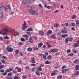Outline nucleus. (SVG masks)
<instances>
[{"instance_id": "nucleus-27", "label": "nucleus", "mask_w": 79, "mask_h": 79, "mask_svg": "<svg viewBox=\"0 0 79 79\" xmlns=\"http://www.w3.org/2000/svg\"><path fill=\"white\" fill-rule=\"evenodd\" d=\"M43 57L44 60H47V57L44 54H43Z\"/></svg>"}, {"instance_id": "nucleus-22", "label": "nucleus", "mask_w": 79, "mask_h": 79, "mask_svg": "<svg viewBox=\"0 0 79 79\" xmlns=\"http://www.w3.org/2000/svg\"><path fill=\"white\" fill-rule=\"evenodd\" d=\"M27 2V0H24L23 1V4H26Z\"/></svg>"}, {"instance_id": "nucleus-63", "label": "nucleus", "mask_w": 79, "mask_h": 79, "mask_svg": "<svg viewBox=\"0 0 79 79\" xmlns=\"http://www.w3.org/2000/svg\"><path fill=\"white\" fill-rule=\"evenodd\" d=\"M67 53H69V52H71V50H70L69 49L67 51Z\"/></svg>"}, {"instance_id": "nucleus-38", "label": "nucleus", "mask_w": 79, "mask_h": 79, "mask_svg": "<svg viewBox=\"0 0 79 79\" xmlns=\"http://www.w3.org/2000/svg\"><path fill=\"white\" fill-rule=\"evenodd\" d=\"M74 54H69L68 55V56H73L74 55Z\"/></svg>"}, {"instance_id": "nucleus-34", "label": "nucleus", "mask_w": 79, "mask_h": 79, "mask_svg": "<svg viewBox=\"0 0 79 79\" xmlns=\"http://www.w3.org/2000/svg\"><path fill=\"white\" fill-rule=\"evenodd\" d=\"M27 77V76H26V75H24L22 77L23 79H25Z\"/></svg>"}, {"instance_id": "nucleus-6", "label": "nucleus", "mask_w": 79, "mask_h": 79, "mask_svg": "<svg viewBox=\"0 0 79 79\" xmlns=\"http://www.w3.org/2000/svg\"><path fill=\"white\" fill-rule=\"evenodd\" d=\"M13 71L12 70V69H11V68L10 67L9 69H6L5 71L6 73H8L9 72H11V71Z\"/></svg>"}, {"instance_id": "nucleus-1", "label": "nucleus", "mask_w": 79, "mask_h": 79, "mask_svg": "<svg viewBox=\"0 0 79 79\" xmlns=\"http://www.w3.org/2000/svg\"><path fill=\"white\" fill-rule=\"evenodd\" d=\"M6 50L8 52H13V49L12 48H9V47H7L6 48Z\"/></svg>"}, {"instance_id": "nucleus-54", "label": "nucleus", "mask_w": 79, "mask_h": 79, "mask_svg": "<svg viewBox=\"0 0 79 79\" xmlns=\"http://www.w3.org/2000/svg\"><path fill=\"white\" fill-rule=\"evenodd\" d=\"M61 37H62V38H65V36H64V35H62L61 36Z\"/></svg>"}, {"instance_id": "nucleus-49", "label": "nucleus", "mask_w": 79, "mask_h": 79, "mask_svg": "<svg viewBox=\"0 0 79 79\" xmlns=\"http://www.w3.org/2000/svg\"><path fill=\"white\" fill-rule=\"evenodd\" d=\"M57 78H58V79H61V78H62V76H58Z\"/></svg>"}, {"instance_id": "nucleus-13", "label": "nucleus", "mask_w": 79, "mask_h": 79, "mask_svg": "<svg viewBox=\"0 0 79 79\" xmlns=\"http://www.w3.org/2000/svg\"><path fill=\"white\" fill-rule=\"evenodd\" d=\"M34 2V0H30L28 2V3L29 4H31V3H33Z\"/></svg>"}, {"instance_id": "nucleus-2", "label": "nucleus", "mask_w": 79, "mask_h": 79, "mask_svg": "<svg viewBox=\"0 0 79 79\" xmlns=\"http://www.w3.org/2000/svg\"><path fill=\"white\" fill-rule=\"evenodd\" d=\"M26 21H24L23 24V27H22V30H25L26 29Z\"/></svg>"}, {"instance_id": "nucleus-4", "label": "nucleus", "mask_w": 79, "mask_h": 79, "mask_svg": "<svg viewBox=\"0 0 79 79\" xmlns=\"http://www.w3.org/2000/svg\"><path fill=\"white\" fill-rule=\"evenodd\" d=\"M32 15H38V14H37V10H33Z\"/></svg>"}, {"instance_id": "nucleus-12", "label": "nucleus", "mask_w": 79, "mask_h": 79, "mask_svg": "<svg viewBox=\"0 0 79 79\" xmlns=\"http://www.w3.org/2000/svg\"><path fill=\"white\" fill-rule=\"evenodd\" d=\"M61 33L62 34H66L68 33V31L66 30H62L61 31Z\"/></svg>"}, {"instance_id": "nucleus-35", "label": "nucleus", "mask_w": 79, "mask_h": 79, "mask_svg": "<svg viewBox=\"0 0 79 79\" xmlns=\"http://www.w3.org/2000/svg\"><path fill=\"white\" fill-rule=\"evenodd\" d=\"M19 50H17L15 51L16 54H18L19 53Z\"/></svg>"}, {"instance_id": "nucleus-26", "label": "nucleus", "mask_w": 79, "mask_h": 79, "mask_svg": "<svg viewBox=\"0 0 79 79\" xmlns=\"http://www.w3.org/2000/svg\"><path fill=\"white\" fill-rule=\"evenodd\" d=\"M5 67V65H0V69H2V68H3Z\"/></svg>"}, {"instance_id": "nucleus-14", "label": "nucleus", "mask_w": 79, "mask_h": 79, "mask_svg": "<svg viewBox=\"0 0 79 79\" xmlns=\"http://www.w3.org/2000/svg\"><path fill=\"white\" fill-rule=\"evenodd\" d=\"M28 52H32V48H29L27 49Z\"/></svg>"}, {"instance_id": "nucleus-30", "label": "nucleus", "mask_w": 79, "mask_h": 79, "mask_svg": "<svg viewBox=\"0 0 79 79\" xmlns=\"http://www.w3.org/2000/svg\"><path fill=\"white\" fill-rule=\"evenodd\" d=\"M14 79H19V77L17 76H15L13 77Z\"/></svg>"}, {"instance_id": "nucleus-9", "label": "nucleus", "mask_w": 79, "mask_h": 79, "mask_svg": "<svg viewBox=\"0 0 79 79\" xmlns=\"http://www.w3.org/2000/svg\"><path fill=\"white\" fill-rule=\"evenodd\" d=\"M35 59V58L34 57H33L31 59V62L32 63H35V60H34Z\"/></svg>"}, {"instance_id": "nucleus-44", "label": "nucleus", "mask_w": 79, "mask_h": 79, "mask_svg": "<svg viewBox=\"0 0 79 79\" xmlns=\"http://www.w3.org/2000/svg\"><path fill=\"white\" fill-rule=\"evenodd\" d=\"M44 54L45 55H46V56H47L48 55V52H45V53H44Z\"/></svg>"}, {"instance_id": "nucleus-59", "label": "nucleus", "mask_w": 79, "mask_h": 79, "mask_svg": "<svg viewBox=\"0 0 79 79\" xmlns=\"http://www.w3.org/2000/svg\"><path fill=\"white\" fill-rule=\"evenodd\" d=\"M1 62H2V63H3L4 64H5V61L4 60H2Z\"/></svg>"}, {"instance_id": "nucleus-39", "label": "nucleus", "mask_w": 79, "mask_h": 79, "mask_svg": "<svg viewBox=\"0 0 79 79\" xmlns=\"http://www.w3.org/2000/svg\"><path fill=\"white\" fill-rule=\"evenodd\" d=\"M36 69V68L33 67L32 68V69H31V70L33 71H35V69Z\"/></svg>"}, {"instance_id": "nucleus-36", "label": "nucleus", "mask_w": 79, "mask_h": 79, "mask_svg": "<svg viewBox=\"0 0 79 79\" xmlns=\"http://www.w3.org/2000/svg\"><path fill=\"white\" fill-rule=\"evenodd\" d=\"M42 3H43V4H44V5H47V3L44 1H42Z\"/></svg>"}, {"instance_id": "nucleus-53", "label": "nucleus", "mask_w": 79, "mask_h": 79, "mask_svg": "<svg viewBox=\"0 0 79 79\" xmlns=\"http://www.w3.org/2000/svg\"><path fill=\"white\" fill-rule=\"evenodd\" d=\"M55 73H51V76H55Z\"/></svg>"}, {"instance_id": "nucleus-61", "label": "nucleus", "mask_w": 79, "mask_h": 79, "mask_svg": "<svg viewBox=\"0 0 79 79\" xmlns=\"http://www.w3.org/2000/svg\"><path fill=\"white\" fill-rule=\"evenodd\" d=\"M14 13H15V12H13L10 13V14L9 15H13V14H14Z\"/></svg>"}, {"instance_id": "nucleus-32", "label": "nucleus", "mask_w": 79, "mask_h": 79, "mask_svg": "<svg viewBox=\"0 0 79 79\" xmlns=\"http://www.w3.org/2000/svg\"><path fill=\"white\" fill-rule=\"evenodd\" d=\"M73 37H70L69 39V41H70V42H71L73 40Z\"/></svg>"}, {"instance_id": "nucleus-41", "label": "nucleus", "mask_w": 79, "mask_h": 79, "mask_svg": "<svg viewBox=\"0 0 79 79\" xmlns=\"http://www.w3.org/2000/svg\"><path fill=\"white\" fill-rule=\"evenodd\" d=\"M7 76H12V73H8Z\"/></svg>"}, {"instance_id": "nucleus-42", "label": "nucleus", "mask_w": 79, "mask_h": 79, "mask_svg": "<svg viewBox=\"0 0 79 79\" xmlns=\"http://www.w3.org/2000/svg\"><path fill=\"white\" fill-rule=\"evenodd\" d=\"M7 7H8V8H9L10 10H11V7H10V4L7 5Z\"/></svg>"}, {"instance_id": "nucleus-45", "label": "nucleus", "mask_w": 79, "mask_h": 79, "mask_svg": "<svg viewBox=\"0 0 79 79\" xmlns=\"http://www.w3.org/2000/svg\"><path fill=\"white\" fill-rule=\"evenodd\" d=\"M2 35H6V32L3 31Z\"/></svg>"}, {"instance_id": "nucleus-60", "label": "nucleus", "mask_w": 79, "mask_h": 79, "mask_svg": "<svg viewBox=\"0 0 79 79\" xmlns=\"http://www.w3.org/2000/svg\"><path fill=\"white\" fill-rule=\"evenodd\" d=\"M5 72L4 69H2L0 70V72H2V73H3Z\"/></svg>"}, {"instance_id": "nucleus-50", "label": "nucleus", "mask_w": 79, "mask_h": 79, "mask_svg": "<svg viewBox=\"0 0 79 79\" xmlns=\"http://www.w3.org/2000/svg\"><path fill=\"white\" fill-rule=\"evenodd\" d=\"M19 55H20V56H23V53L22 52H20Z\"/></svg>"}, {"instance_id": "nucleus-52", "label": "nucleus", "mask_w": 79, "mask_h": 79, "mask_svg": "<svg viewBox=\"0 0 79 79\" xmlns=\"http://www.w3.org/2000/svg\"><path fill=\"white\" fill-rule=\"evenodd\" d=\"M59 11L60 10H56L54 12V13H58V12H59Z\"/></svg>"}, {"instance_id": "nucleus-46", "label": "nucleus", "mask_w": 79, "mask_h": 79, "mask_svg": "<svg viewBox=\"0 0 79 79\" xmlns=\"http://www.w3.org/2000/svg\"><path fill=\"white\" fill-rule=\"evenodd\" d=\"M29 66H26L25 67V69H29Z\"/></svg>"}, {"instance_id": "nucleus-25", "label": "nucleus", "mask_w": 79, "mask_h": 79, "mask_svg": "<svg viewBox=\"0 0 79 79\" xmlns=\"http://www.w3.org/2000/svg\"><path fill=\"white\" fill-rule=\"evenodd\" d=\"M29 41L30 43H33V40H32V39L31 38H30L29 39Z\"/></svg>"}, {"instance_id": "nucleus-43", "label": "nucleus", "mask_w": 79, "mask_h": 79, "mask_svg": "<svg viewBox=\"0 0 79 79\" xmlns=\"http://www.w3.org/2000/svg\"><path fill=\"white\" fill-rule=\"evenodd\" d=\"M76 24H79V20H77L76 21Z\"/></svg>"}, {"instance_id": "nucleus-47", "label": "nucleus", "mask_w": 79, "mask_h": 79, "mask_svg": "<svg viewBox=\"0 0 79 79\" xmlns=\"http://www.w3.org/2000/svg\"><path fill=\"white\" fill-rule=\"evenodd\" d=\"M72 51L73 52V53H76V51L75 49H72Z\"/></svg>"}, {"instance_id": "nucleus-5", "label": "nucleus", "mask_w": 79, "mask_h": 79, "mask_svg": "<svg viewBox=\"0 0 79 79\" xmlns=\"http://www.w3.org/2000/svg\"><path fill=\"white\" fill-rule=\"evenodd\" d=\"M52 33V31L50 30H49L46 33L47 35H49L50 34H51Z\"/></svg>"}, {"instance_id": "nucleus-23", "label": "nucleus", "mask_w": 79, "mask_h": 79, "mask_svg": "<svg viewBox=\"0 0 79 79\" xmlns=\"http://www.w3.org/2000/svg\"><path fill=\"white\" fill-rule=\"evenodd\" d=\"M3 16V12H0V18H2Z\"/></svg>"}, {"instance_id": "nucleus-21", "label": "nucleus", "mask_w": 79, "mask_h": 79, "mask_svg": "<svg viewBox=\"0 0 79 79\" xmlns=\"http://www.w3.org/2000/svg\"><path fill=\"white\" fill-rule=\"evenodd\" d=\"M76 66L75 67V68L77 71L79 70V66H78L77 65H76Z\"/></svg>"}, {"instance_id": "nucleus-28", "label": "nucleus", "mask_w": 79, "mask_h": 79, "mask_svg": "<svg viewBox=\"0 0 79 79\" xmlns=\"http://www.w3.org/2000/svg\"><path fill=\"white\" fill-rule=\"evenodd\" d=\"M33 29L32 28H29L27 29V31H32Z\"/></svg>"}, {"instance_id": "nucleus-29", "label": "nucleus", "mask_w": 79, "mask_h": 79, "mask_svg": "<svg viewBox=\"0 0 79 79\" xmlns=\"http://www.w3.org/2000/svg\"><path fill=\"white\" fill-rule=\"evenodd\" d=\"M6 74H7V73H6L5 72H4V73H2V76H6Z\"/></svg>"}, {"instance_id": "nucleus-7", "label": "nucleus", "mask_w": 79, "mask_h": 79, "mask_svg": "<svg viewBox=\"0 0 79 79\" xmlns=\"http://www.w3.org/2000/svg\"><path fill=\"white\" fill-rule=\"evenodd\" d=\"M68 71H69V69H64L62 71V73H66V72Z\"/></svg>"}, {"instance_id": "nucleus-51", "label": "nucleus", "mask_w": 79, "mask_h": 79, "mask_svg": "<svg viewBox=\"0 0 79 79\" xmlns=\"http://www.w3.org/2000/svg\"><path fill=\"white\" fill-rule=\"evenodd\" d=\"M27 34L28 35H30V36H31V33L29 31L27 32Z\"/></svg>"}, {"instance_id": "nucleus-40", "label": "nucleus", "mask_w": 79, "mask_h": 79, "mask_svg": "<svg viewBox=\"0 0 79 79\" xmlns=\"http://www.w3.org/2000/svg\"><path fill=\"white\" fill-rule=\"evenodd\" d=\"M20 40L22 42H24L25 41V39L23 38H21Z\"/></svg>"}, {"instance_id": "nucleus-62", "label": "nucleus", "mask_w": 79, "mask_h": 79, "mask_svg": "<svg viewBox=\"0 0 79 79\" xmlns=\"http://www.w3.org/2000/svg\"><path fill=\"white\" fill-rule=\"evenodd\" d=\"M75 74H76V75H78V74H79V71L77 72L76 73H75Z\"/></svg>"}, {"instance_id": "nucleus-56", "label": "nucleus", "mask_w": 79, "mask_h": 79, "mask_svg": "<svg viewBox=\"0 0 79 79\" xmlns=\"http://www.w3.org/2000/svg\"><path fill=\"white\" fill-rule=\"evenodd\" d=\"M75 18H76V15H73L72 17V19H75Z\"/></svg>"}, {"instance_id": "nucleus-8", "label": "nucleus", "mask_w": 79, "mask_h": 79, "mask_svg": "<svg viewBox=\"0 0 79 79\" xmlns=\"http://www.w3.org/2000/svg\"><path fill=\"white\" fill-rule=\"evenodd\" d=\"M43 45V43H40L39 44V45H38V47L39 48H40V47H42V46Z\"/></svg>"}, {"instance_id": "nucleus-57", "label": "nucleus", "mask_w": 79, "mask_h": 79, "mask_svg": "<svg viewBox=\"0 0 79 79\" xmlns=\"http://www.w3.org/2000/svg\"><path fill=\"white\" fill-rule=\"evenodd\" d=\"M3 32H4V31H5V32H6L8 31V30H7V29H4L3 30Z\"/></svg>"}, {"instance_id": "nucleus-55", "label": "nucleus", "mask_w": 79, "mask_h": 79, "mask_svg": "<svg viewBox=\"0 0 79 79\" xmlns=\"http://www.w3.org/2000/svg\"><path fill=\"white\" fill-rule=\"evenodd\" d=\"M3 10V7L2 6H0V11H2Z\"/></svg>"}, {"instance_id": "nucleus-33", "label": "nucleus", "mask_w": 79, "mask_h": 79, "mask_svg": "<svg viewBox=\"0 0 79 79\" xmlns=\"http://www.w3.org/2000/svg\"><path fill=\"white\" fill-rule=\"evenodd\" d=\"M38 76H40V73H39V72L37 71L35 73Z\"/></svg>"}, {"instance_id": "nucleus-16", "label": "nucleus", "mask_w": 79, "mask_h": 79, "mask_svg": "<svg viewBox=\"0 0 79 79\" xmlns=\"http://www.w3.org/2000/svg\"><path fill=\"white\" fill-rule=\"evenodd\" d=\"M77 43H75V44L73 46V47L74 48H76V47H78V44H77Z\"/></svg>"}, {"instance_id": "nucleus-20", "label": "nucleus", "mask_w": 79, "mask_h": 79, "mask_svg": "<svg viewBox=\"0 0 79 79\" xmlns=\"http://www.w3.org/2000/svg\"><path fill=\"white\" fill-rule=\"evenodd\" d=\"M39 33L40 34V35H44V32H43V31H40L39 32Z\"/></svg>"}, {"instance_id": "nucleus-24", "label": "nucleus", "mask_w": 79, "mask_h": 79, "mask_svg": "<svg viewBox=\"0 0 79 79\" xmlns=\"http://www.w3.org/2000/svg\"><path fill=\"white\" fill-rule=\"evenodd\" d=\"M59 26V24H58L56 23L54 25V26L55 27H57Z\"/></svg>"}, {"instance_id": "nucleus-19", "label": "nucleus", "mask_w": 79, "mask_h": 79, "mask_svg": "<svg viewBox=\"0 0 79 79\" xmlns=\"http://www.w3.org/2000/svg\"><path fill=\"white\" fill-rule=\"evenodd\" d=\"M37 70L38 71H42V68H41V66H39L38 68L37 69Z\"/></svg>"}, {"instance_id": "nucleus-3", "label": "nucleus", "mask_w": 79, "mask_h": 79, "mask_svg": "<svg viewBox=\"0 0 79 79\" xmlns=\"http://www.w3.org/2000/svg\"><path fill=\"white\" fill-rule=\"evenodd\" d=\"M50 52L52 53H55V52H58V50L56 49H52L50 50Z\"/></svg>"}, {"instance_id": "nucleus-18", "label": "nucleus", "mask_w": 79, "mask_h": 79, "mask_svg": "<svg viewBox=\"0 0 79 79\" xmlns=\"http://www.w3.org/2000/svg\"><path fill=\"white\" fill-rule=\"evenodd\" d=\"M70 26H73V27H75V26H76V24L74 23H73L71 24Z\"/></svg>"}, {"instance_id": "nucleus-17", "label": "nucleus", "mask_w": 79, "mask_h": 79, "mask_svg": "<svg viewBox=\"0 0 79 79\" xmlns=\"http://www.w3.org/2000/svg\"><path fill=\"white\" fill-rule=\"evenodd\" d=\"M51 37L53 39H56V36L54 35H51Z\"/></svg>"}, {"instance_id": "nucleus-15", "label": "nucleus", "mask_w": 79, "mask_h": 79, "mask_svg": "<svg viewBox=\"0 0 79 79\" xmlns=\"http://www.w3.org/2000/svg\"><path fill=\"white\" fill-rule=\"evenodd\" d=\"M69 37H67L64 40V42L65 43H68V39Z\"/></svg>"}, {"instance_id": "nucleus-11", "label": "nucleus", "mask_w": 79, "mask_h": 79, "mask_svg": "<svg viewBox=\"0 0 79 79\" xmlns=\"http://www.w3.org/2000/svg\"><path fill=\"white\" fill-rule=\"evenodd\" d=\"M16 69H17V71H18V72H20L21 71V69L19 68L18 67H16Z\"/></svg>"}, {"instance_id": "nucleus-37", "label": "nucleus", "mask_w": 79, "mask_h": 79, "mask_svg": "<svg viewBox=\"0 0 79 79\" xmlns=\"http://www.w3.org/2000/svg\"><path fill=\"white\" fill-rule=\"evenodd\" d=\"M33 10H32V9H31L30 10H29V13H33Z\"/></svg>"}, {"instance_id": "nucleus-31", "label": "nucleus", "mask_w": 79, "mask_h": 79, "mask_svg": "<svg viewBox=\"0 0 79 79\" xmlns=\"http://www.w3.org/2000/svg\"><path fill=\"white\" fill-rule=\"evenodd\" d=\"M33 49L34 50H38L39 48H38L37 47H35L33 48Z\"/></svg>"}, {"instance_id": "nucleus-48", "label": "nucleus", "mask_w": 79, "mask_h": 79, "mask_svg": "<svg viewBox=\"0 0 79 79\" xmlns=\"http://www.w3.org/2000/svg\"><path fill=\"white\" fill-rule=\"evenodd\" d=\"M3 37L4 39H8L9 38L7 36H6V37Z\"/></svg>"}, {"instance_id": "nucleus-64", "label": "nucleus", "mask_w": 79, "mask_h": 79, "mask_svg": "<svg viewBox=\"0 0 79 79\" xmlns=\"http://www.w3.org/2000/svg\"><path fill=\"white\" fill-rule=\"evenodd\" d=\"M58 55H59V52H57L55 54V55L57 56Z\"/></svg>"}, {"instance_id": "nucleus-10", "label": "nucleus", "mask_w": 79, "mask_h": 79, "mask_svg": "<svg viewBox=\"0 0 79 79\" xmlns=\"http://www.w3.org/2000/svg\"><path fill=\"white\" fill-rule=\"evenodd\" d=\"M52 55H50L48 56L47 59L48 60H50L52 59Z\"/></svg>"}, {"instance_id": "nucleus-58", "label": "nucleus", "mask_w": 79, "mask_h": 79, "mask_svg": "<svg viewBox=\"0 0 79 79\" xmlns=\"http://www.w3.org/2000/svg\"><path fill=\"white\" fill-rule=\"evenodd\" d=\"M45 63V64H50V62H48L47 61H46Z\"/></svg>"}]
</instances>
